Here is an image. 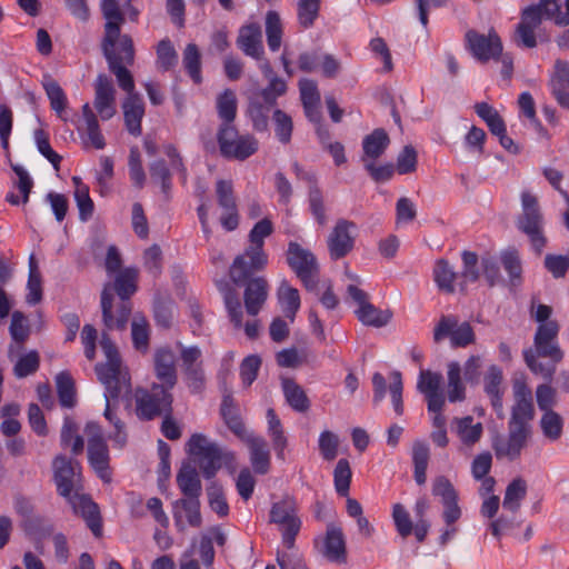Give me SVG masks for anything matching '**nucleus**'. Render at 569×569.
<instances>
[{"instance_id": "5", "label": "nucleus", "mask_w": 569, "mask_h": 569, "mask_svg": "<svg viewBox=\"0 0 569 569\" xmlns=\"http://www.w3.org/2000/svg\"><path fill=\"white\" fill-rule=\"evenodd\" d=\"M273 232L272 222L264 218L258 221L249 233L250 246L237 256L230 266L229 277L234 284L243 283L254 272L262 270L268 263L263 250L264 239Z\"/></svg>"}, {"instance_id": "51", "label": "nucleus", "mask_w": 569, "mask_h": 569, "mask_svg": "<svg viewBox=\"0 0 569 569\" xmlns=\"http://www.w3.org/2000/svg\"><path fill=\"white\" fill-rule=\"evenodd\" d=\"M283 27L280 16L276 11H268L266 14V36L269 49L276 52L282 42Z\"/></svg>"}, {"instance_id": "35", "label": "nucleus", "mask_w": 569, "mask_h": 569, "mask_svg": "<svg viewBox=\"0 0 569 569\" xmlns=\"http://www.w3.org/2000/svg\"><path fill=\"white\" fill-rule=\"evenodd\" d=\"M17 179L13 180V187L20 192V197L14 192H8L6 200L12 206L26 204L29 201V196L33 187V181L28 171L19 164L12 166Z\"/></svg>"}, {"instance_id": "21", "label": "nucleus", "mask_w": 569, "mask_h": 569, "mask_svg": "<svg viewBox=\"0 0 569 569\" xmlns=\"http://www.w3.org/2000/svg\"><path fill=\"white\" fill-rule=\"evenodd\" d=\"M442 376L430 370H421L417 383L418 390L425 395L430 412L442 411L445 396L441 391Z\"/></svg>"}, {"instance_id": "49", "label": "nucleus", "mask_w": 569, "mask_h": 569, "mask_svg": "<svg viewBox=\"0 0 569 569\" xmlns=\"http://www.w3.org/2000/svg\"><path fill=\"white\" fill-rule=\"evenodd\" d=\"M563 423V418L556 411L543 412L539 421L543 437L550 442L561 438Z\"/></svg>"}, {"instance_id": "11", "label": "nucleus", "mask_w": 569, "mask_h": 569, "mask_svg": "<svg viewBox=\"0 0 569 569\" xmlns=\"http://www.w3.org/2000/svg\"><path fill=\"white\" fill-rule=\"evenodd\" d=\"M187 452L196 458L206 479L213 478L222 466L221 449L202 433H194L190 437L187 442Z\"/></svg>"}, {"instance_id": "39", "label": "nucleus", "mask_w": 569, "mask_h": 569, "mask_svg": "<svg viewBox=\"0 0 569 569\" xmlns=\"http://www.w3.org/2000/svg\"><path fill=\"white\" fill-rule=\"evenodd\" d=\"M179 508L186 512L187 521L191 527L201 526L202 520L199 498L179 499L173 503V518L176 526L179 527L180 530H183L184 527L181 523V515L178 510Z\"/></svg>"}, {"instance_id": "18", "label": "nucleus", "mask_w": 569, "mask_h": 569, "mask_svg": "<svg viewBox=\"0 0 569 569\" xmlns=\"http://www.w3.org/2000/svg\"><path fill=\"white\" fill-rule=\"evenodd\" d=\"M530 428L508 426V437H497L492 442L498 459L507 458L510 461L520 457L527 445Z\"/></svg>"}, {"instance_id": "25", "label": "nucleus", "mask_w": 569, "mask_h": 569, "mask_svg": "<svg viewBox=\"0 0 569 569\" xmlns=\"http://www.w3.org/2000/svg\"><path fill=\"white\" fill-rule=\"evenodd\" d=\"M242 441L249 449L253 471L258 475L268 473L271 467V455L266 439L252 432Z\"/></svg>"}, {"instance_id": "61", "label": "nucleus", "mask_w": 569, "mask_h": 569, "mask_svg": "<svg viewBox=\"0 0 569 569\" xmlns=\"http://www.w3.org/2000/svg\"><path fill=\"white\" fill-rule=\"evenodd\" d=\"M274 132L278 140L287 144L291 140L293 130L292 119L289 114L280 109L273 111Z\"/></svg>"}, {"instance_id": "42", "label": "nucleus", "mask_w": 569, "mask_h": 569, "mask_svg": "<svg viewBox=\"0 0 569 569\" xmlns=\"http://www.w3.org/2000/svg\"><path fill=\"white\" fill-rule=\"evenodd\" d=\"M429 456L430 450L427 442L421 440L413 442L412 461L415 466V480L419 486L426 483Z\"/></svg>"}, {"instance_id": "46", "label": "nucleus", "mask_w": 569, "mask_h": 569, "mask_svg": "<svg viewBox=\"0 0 569 569\" xmlns=\"http://www.w3.org/2000/svg\"><path fill=\"white\" fill-rule=\"evenodd\" d=\"M457 278L458 273L447 260H437L433 268V279L441 291L447 293L455 292V281Z\"/></svg>"}, {"instance_id": "52", "label": "nucleus", "mask_w": 569, "mask_h": 569, "mask_svg": "<svg viewBox=\"0 0 569 569\" xmlns=\"http://www.w3.org/2000/svg\"><path fill=\"white\" fill-rule=\"evenodd\" d=\"M14 367L13 373L17 378H26L32 373H34L40 366V356L38 351L31 350L23 355L19 352L14 356Z\"/></svg>"}, {"instance_id": "45", "label": "nucleus", "mask_w": 569, "mask_h": 569, "mask_svg": "<svg viewBox=\"0 0 569 569\" xmlns=\"http://www.w3.org/2000/svg\"><path fill=\"white\" fill-rule=\"evenodd\" d=\"M219 290L223 296L230 321L236 328H241L243 312L237 291L229 283L221 284Z\"/></svg>"}, {"instance_id": "29", "label": "nucleus", "mask_w": 569, "mask_h": 569, "mask_svg": "<svg viewBox=\"0 0 569 569\" xmlns=\"http://www.w3.org/2000/svg\"><path fill=\"white\" fill-rule=\"evenodd\" d=\"M452 430L456 432L462 446L472 448L478 443L483 435V426L481 422H475L472 416L453 418Z\"/></svg>"}, {"instance_id": "62", "label": "nucleus", "mask_w": 569, "mask_h": 569, "mask_svg": "<svg viewBox=\"0 0 569 569\" xmlns=\"http://www.w3.org/2000/svg\"><path fill=\"white\" fill-rule=\"evenodd\" d=\"M320 9V0H299L298 19L302 27L309 28L313 24Z\"/></svg>"}, {"instance_id": "19", "label": "nucleus", "mask_w": 569, "mask_h": 569, "mask_svg": "<svg viewBox=\"0 0 569 569\" xmlns=\"http://www.w3.org/2000/svg\"><path fill=\"white\" fill-rule=\"evenodd\" d=\"M446 336H450L453 347H467L475 341V333L470 323L463 322L458 326L455 317H441L435 328L433 338L436 341H440Z\"/></svg>"}, {"instance_id": "6", "label": "nucleus", "mask_w": 569, "mask_h": 569, "mask_svg": "<svg viewBox=\"0 0 569 569\" xmlns=\"http://www.w3.org/2000/svg\"><path fill=\"white\" fill-rule=\"evenodd\" d=\"M520 199L521 213L516 220V226L520 232L527 236L531 249L539 256L548 243L545 234L543 213L538 198L530 191H522Z\"/></svg>"}, {"instance_id": "1", "label": "nucleus", "mask_w": 569, "mask_h": 569, "mask_svg": "<svg viewBox=\"0 0 569 569\" xmlns=\"http://www.w3.org/2000/svg\"><path fill=\"white\" fill-rule=\"evenodd\" d=\"M100 346L107 359L104 363L96 366L98 379L106 389V409L103 416L116 429L110 438L119 448H122L127 442L124 423L113 413L111 401L130 392V376L127 368L122 366L117 347L107 333H102Z\"/></svg>"}, {"instance_id": "60", "label": "nucleus", "mask_w": 569, "mask_h": 569, "mask_svg": "<svg viewBox=\"0 0 569 569\" xmlns=\"http://www.w3.org/2000/svg\"><path fill=\"white\" fill-rule=\"evenodd\" d=\"M132 342L137 350L146 351L149 346V325L144 317L136 316L131 323Z\"/></svg>"}, {"instance_id": "50", "label": "nucleus", "mask_w": 569, "mask_h": 569, "mask_svg": "<svg viewBox=\"0 0 569 569\" xmlns=\"http://www.w3.org/2000/svg\"><path fill=\"white\" fill-rule=\"evenodd\" d=\"M26 301L30 306L39 303L42 299L41 273L33 256L29 258V278L27 283Z\"/></svg>"}, {"instance_id": "2", "label": "nucleus", "mask_w": 569, "mask_h": 569, "mask_svg": "<svg viewBox=\"0 0 569 569\" xmlns=\"http://www.w3.org/2000/svg\"><path fill=\"white\" fill-rule=\"evenodd\" d=\"M52 470L57 492L67 499L76 515L82 517L94 537H101L102 520L98 505L89 496L80 493L81 467L79 462L58 455L52 461Z\"/></svg>"}, {"instance_id": "32", "label": "nucleus", "mask_w": 569, "mask_h": 569, "mask_svg": "<svg viewBox=\"0 0 569 569\" xmlns=\"http://www.w3.org/2000/svg\"><path fill=\"white\" fill-rule=\"evenodd\" d=\"M502 371L497 366L489 367L485 376V391L490 398L491 406L499 418L503 417V403L501 390Z\"/></svg>"}, {"instance_id": "38", "label": "nucleus", "mask_w": 569, "mask_h": 569, "mask_svg": "<svg viewBox=\"0 0 569 569\" xmlns=\"http://www.w3.org/2000/svg\"><path fill=\"white\" fill-rule=\"evenodd\" d=\"M221 416L228 428L240 439L243 440L252 432L247 431L244 423L239 415L238 408L233 405L231 397H224L221 403Z\"/></svg>"}, {"instance_id": "27", "label": "nucleus", "mask_w": 569, "mask_h": 569, "mask_svg": "<svg viewBox=\"0 0 569 569\" xmlns=\"http://www.w3.org/2000/svg\"><path fill=\"white\" fill-rule=\"evenodd\" d=\"M154 373L158 385L173 389L177 383L176 355L169 348H160L154 352Z\"/></svg>"}, {"instance_id": "54", "label": "nucleus", "mask_w": 569, "mask_h": 569, "mask_svg": "<svg viewBox=\"0 0 569 569\" xmlns=\"http://www.w3.org/2000/svg\"><path fill=\"white\" fill-rule=\"evenodd\" d=\"M72 182L74 184V200L79 209V218L82 221H87L93 213L94 204L89 196V188L82 183L79 177H73Z\"/></svg>"}, {"instance_id": "55", "label": "nucleus", "mask_w": 569, "mask_h": 569, "mask_svg": "<svg viewBox=\"0 0 569 569\" xmlns=\"http://www.w3.org/2000/svg\"><path fill=\"white\" fill-rule=\"evenodd\" d=\"M59 401L62 407L72 408L76 403L74 382L68 372H60L56 378Z\"/></svg>"}, {"instance_id": "63", "label": "nucleus", "mask_w": 569, "mask_h": 569, "mask_svg": "<svg viewBox=\"0 0 569 569\" xmlns=\"http://www.w3.org/2000/svg\"><path fill=\"white\" fill-rule=\"evenodd\" d=\"M43 88L50 100L51 108L58 113H61L66 109L67 104V98L62 88L52 79L46 80L43 82Z\"/></svg>"}, {"instance_id": "28", "label": "nucleus", "mask_w": 569, "mask_h": 569, "mask_svg": "<svg viewBox=\"0 0 569 569\" xmlns=\"http://www.w3.org/2000/svg\"><path fill=\"white\" fill-rule=\"evenodd\" d=\"M237 44L246 56L260 60L264 54L260 26L253 22L241 27Z\"/></svg>"}, {"instance_id": "4", "label": "nucleus", "mask_w": 569, "mask_h": 569, "mask_svg": "<svg viewBox=\"0 0 569 569\" xmlns=\"http://www.w3.org/2000/svg\"><path fill=\"white\" fill-rule=\"evenodd\" d=\"M559 330V323L538 326L533 336V348L523 350L527 367L549 382L553 378L556 366L565 356L558 341Z\"/></svg>"}, {"instance_id": "36", "label": "nucleus", "mask_w": 569, "mask_h": 569, "mask_svg": "<svg viewBox=\"0 0 569 569\" xmlns=\"http://www.w3.org/2000/svg\"><path fill=\"white\" fill-rule=\"evenodd\" d=\"M390 143V139L383 129H375L370 134L366 136L362 141L363 156L362 159L376 161L383 154Z\"/></svg>"}, {"instance_id": "43", "label": "nucleus", "mask_w": 569, "mask_h": 569, "mask_svg": "<svg viewBox=\"0 0 569 569\" xmlns=\"http://www.w3.org/2000/svg\"><path fill=\"white\" fill-rule=\"evenodd\" d=\"M526 481L521 478L513 479L506 489L502 508L515 515L519 510L521 501L526 498Z\"/></svg>"}, {"instance_id": "57", "label": "nucleus", "mask_w": 569, "mask_h": 569, "mask_svg": "<svg viewBox=\"0 0 569 569\" xmlns=\"http://www.w3.org/2000/svg\"><path fill=\"white\" fill-rule=\"evenodd\" d=\"M351 468L347 459H340L333 470L335 488L339 496L347 497L351 482Z\"/></svg>"}, {"instance_id": "58", "label": "nucleus", "mask_w": 569, "mask_h": 569, "mask_svg": "<svg viewBox=\"0 0 569 569\" xmlns=\"http://www.w3.org/2000/svg\"><path fill=\"white\" fill-rule=\"evenodd\" d=\"M178 62V54L169 39H162L157 46V66L168 71Z\"/></svg>"}, {"instance_id": "30", "label": "nucleus", "mask_w": 569, "mask_h": 569, "mask_svg": "<svg viewBox=\"0 0 569 569\" xmlns=\"http://www.w3.org/2000/svg\"><path fill=\"white\" fill-rule=\"evenodd\" d=\"M126 128L134 137L141 134V121L144 116V103L139 94H131L122 103Z\"/></svg>"}, {"instance_id": "3", "label": "nucleus", "mask_w": 569, "mask_h": 569, "mask_svg": "<svg viewBox=\"0 0 569 569\" xmlns=\"http://www.w3.org/2000/svg\"><path fill=\"white\" fill-rule=\"evenodd\" d=\"M138 270L126 268L101 293L102 320L107 329L124 330L132 310L130 297L137 291Z\"/></svg>"}, {"instance_id": "40", "label": "nucleus", "mask_w": 569, "mask_h": 569, "mask_svg": "<svg viewBox=\"0 0 569 569\" xmlns=\"http://www.w3.org/2000/svg\"><path fill=\"white\" fill-rule=\"evenodd\" d=\"M355 313L360 322L365 326L381 328L389 323L392 313L390 310H381L376 308L372 303L357 308Z\"/></svg>"}, {"instance_id": "17", "label": "nucleus", "mask_w": 569, "mask_h": 569, "mask_svg": "<svg viewBox=\"0 0 569 569\" xmlns=\"http://www.w3.org/2000/svg\"><path fill=\"white\" fill-rule=\"evenodd\" d=\"M101 11L106 20L101 46L121 43L124 37H130L121 33L126 17L117 0H102Z\"/></svg>"}, {"instance_id": "8", "label": "nucleus", "mask_w": 569, "mask_h": 569, "mask_svg": "<svg viewBox=\"0 0 569 569\" xmlns=\"http://www.w3.org/2000/svg\"><path fill=\"white\" fill-rule=\"evenodd\" d=\"M170 388L152 383L150 389L136 390V415L140 420L150 421L172 413L173 396Z\"/></svg>"}, {"instance_id": "13", "label": "nucleus", "mask_w": 569, "mask_h": 569, "mask_svg": "<svg viewBox=\"0 0 569 569\" xmlns=\"http://www.w3.org/2000/svg\"><path fill=\"white\" fill-rule=\"evenodd\" d=\"M163 152L169 159L170 168L167 166L164 160L159 159L150 163L149 172L151 181L159 184L162 192L168 197L172 187L171 171H177L180 174L182 183H186L187 168L174 146H164Z\"/></svg>"}, {"instance_id": "22", "label": "nucleus", "mask_w": 569, "mask_h": 569, "mask_svg": "<svg viewBox=\"0 0 569 569\" xmlns=\"http://www.w3.org/2000/svg\"><path fill=\"white\" fill-rule=\"evenodd\" d=\"M93 106L102 120H109L116 114V89L112 80L104 73L98 74L94 83Z\"/></svg>"}, {"instance_id": "26", "label": "nucleus", "mask_w": 569, "mask_h": 569, "mask_svg": "<svg viewBox=\"0 0 569 569\" xmlns=\"http://www.w3.org/2000/svg\"><path fill=\"white\" fill-rule=\"evenodd\" d=\"M246 284L243 300L244 307L250 316H257L268 298V281L262 277L251 278V276L243 282Z\"/></svg>"}, {"instance_id": "59", "label": "nucleus", "mask_w": 569, "mask_h": 569, "mask_svg": "<svg viewBox=\"0 0 569 569\" xmlns=\"http://www.w3.org/2000/svg\"><path fill=\"white\" fill-rule=\"evenodd\" d=\"M501 263L509 274L512 286H518L521 282L522 267L517 250H508L501 254Z\"/></svg>"}, {"instance_id": "37", "label": "nucleus", "mask_w": 569, "mask_h": 569, "mask_svg": "<svg viewBox=\"0 0 569 569\" xmlns=\"http://www.w3.org/2000/svg\"><path fill=\"white\" fill-rule=\"evenodd\" d=\"M267 421L268 436L272 441V447L273 450L276 451V456L279 460H284V449L288 446V439L284 436L282 423L272 408H269L267 410Z\"/></svg>"}, {"instance_id": "44", "label": "nucleus", "mask_w": 569, "mask_h": 569, "mask_svg": "<svg viewBox=\"0 0 569 569\" xmlns=\"http://www.w3.org/2000/svg\"><path fill=\"white\" fill-rule=\"evenodd\" d=\"M217 112L222 121L221 124L233 126L232 122L237 116L238 101L236 93L231 89H226L217 97Z\"/></svg>"}, {"instance_id": "24", "label": "nucleus", "mask_w": 569, "mask_h": 569, "mask_svg": "<svg viewBox=\"0 0 569 569\" xmlns=\"http://www.w3.org/2000/svg\"><path fill=\"white\" fill-rule=\"evenodd\" d=\"M293 171L298 179L305 180L309 183V207L312 216L317 220L320 226H325L327 223L326 209L323 203V196L319 187L317 186V180L313 173L305 171L298 162H295Z\"/></svg>"}, {"instance_id": "48", "label": "nucleus", "mask_w": 569, "mask_h": 569, "mask_svg": "<svg viewBox=\"0 0 569 569\" xmlns=\"http://www.w3.org/2000/svg\"><path fill=\"white\" fill-rule=\"evenodd\" d=\"M448 399L450 402L462 401L466 398V388L461 379V367L459 362L448 363Z\"/></svg>"}, {"instance_id": "23", "label": "nucleus", "mask_w": 569, "mask_h": 569, "mask_svg": "<svg viewBox=\"0 0 569 569\" xmlns=\"http://www.w3.org/2000/svg\"><path fill=\"white\" fill-rule=\"evenodd\" d=\"M9 335L11 342L8 346V358L14 359V356L24 350V345L31 333V326L29 318L21 311H13L9 325Z\"/></svg>"}, {"instance_id": "34", "label": "nucleus", "mask_w": 569, "mask_h": 569, "mask_svg": "<svg viewBox=\"0 0 569 569\" xmlns=\"http://www.w3.org/2000/svg\"><path fill=\"white\" fill-rule=\"evenodd\" d=\"M177 483L184 496L183 499L200 498L202 492L201 480L196 468L191 465L187 463L180 468L177 475Z\"/></svg>"}, {"instance_id": "31", "label": "nucleus", "mask_w": 569, "mask_h": 569, "mask_svg": "<svg viewBox=\"0 0 569 569\" xmlns=\"http://www.w3.org/2000/svg\"><path fill=\"white\" fill-rule=\"evenodd\" d=\"M323 555L332 562H346V541L341 528L333 525L328 526L323 540Z\"/></svg>"}, {"instance_id": "64", "label": "nucleus", "mask_w": 569, "mask_h": 569, "mask_svg": "<svg viewBox=\"0 0 569 569\" xmlns=\"http://www.w3.org/2000/svg\"><path fill=\"white\" fill-rule=\"evenodd\" d=\"M260 366L261 359L256 355L248 356L242 360L240 365V378L246 388L250 387L257 379Z\"/></svg>"}, {"instance_id": "53", "label": "nucleus", "mask_w": 569, "mask_h": 569, "mask_svg": "<svg viewBox=\"0 0 569 569\" xmlns=\"http://www.w3.org/2000/svg\"><path fill=\"white\" fill-rule=\"evenodd\" d=\"M182 64L187 73L196 84L202 82L201 54L198 47L194 43L187 44L183 51Z\"/></svg>"}, {"instance_id": "56", "label": "nucleus", "mask_w": 569, "mask_h": 569, "mask_svg": "<svg viewBox=\"0 0 569 569\" xmlns=\"http://www.w3.org/2000/svg\"><path fill=\"white\" fill-rule=\"evenodd\" d=\"M273 104L264 101L252 100L248 107V116L252 121L253 129L257 131H266L268 128L269 113Z\"/></svg>"}, {"instance_id": "16", "label": "nucleus", "mask_w": 569, "mask_h": 569, "mask_svg": "<svg viewBox=\"0 0 569 569\" xmlns=\"http://www.w3.org/2000/svg\"><path fill=\"white\" fill-rule=\"evenodd\" d=\"M515 403L508 426L529 428L533 418L532 392L525 381L516 380L512 386Z\"/></svg>"}, {"instance_id": "47", "label": "nucleus", "mask_w": 569, "mask_h": 569, "mask_svg": "<svg viewBox=\"0 0 569 569\" xmlns=\"http://www.w3.org/2000/svg\"><path fill=\"white\" fill-rule=\"evenodd\" d=\"M283 393L289 406L298 411L305 412L309 409L310 402L303 389L291 379L282 382Z\"/></svg>"}, {"instance_id": "9", "label": "nucleus", "mask_w": 569, "mask_h": 569, "mask_svg": "<svg viewBox=\"0 0 569 569\" xmlns=\"http://www.w3.org/2000/svg\"><path fill=\"white\" fill-rule=\"evenodd\" d=\"M217 141L222 157L246 160L258 150V140L251 134H239L234 126L220 124Z\"/></svg>"}, {"instance_id": "10", "label": "nucleus", "mask_w": 569, "mask_h": 569, "mask_svg": "<svg viewBox=\"0 0 569 569\" xmlns=\"http://www.w3.org/2000/svg\"><path fill=\"white\" fill-rule=\"evenodd\" d=\"M270 522L279 526L283 545L288 549H292L296 537L301 528L297 501L292 497L287 496L274 502L270 510Z\"/></svg>"}, {"instance_id": "41", "label": "nucleus", "mask_w": 569, "mask_h": 569, "mask_svg": "<svg viewBox=\"0 0 569 569\" xmlns=\"http://www.w3.org/2000/svg\"><path fill=\"white\" fill-rule=\"evenodd\" d=\"M278 299L284 316L292 322L300 308L299 291L283 280L278 289Z\"/></svg>"}, {"instance_id": "12", "label": "nucleus", "mask_w": 569, "mask_h": 569, "mask_svg": "<svg viewBox=\"0 0 569 569\" xmlns=\"http://www.w3.org/2000/svg\"><path fill=\"white\" fill-rule=\"evenodd\" d=\"M287 262L307 290H313L319 280V266L315 254L297 242H289Z\"/></svg>"}, {"instance_id": "20", "label": "nucleus", "mask_w": 569, "mask_h": 569, "mask_svg": "<svg viewBox=\"0 0 569 569\" xmlns=\"http://www.w3.org/2000/svg\"><path fill=\"white\" fill-rule=\"evenodd\" d=\"M216 193L218 203L223 210L220 218L221 226L227 231L236 230L239 226V214L231 181L218 180Z\"/></svg>"}, {"instance_id": "14", "label": "nucleus", "mask_w": 569, "mask_h": 569, "mask_svg": "<svg viewBox=\"0 0 569 569\" xmlns=\"http://www.w3.org/2000/svg\"><path fill=\"white\" fill-rule=\"evenodd\" d=\"M465 39L468 50L480 62L497 60L502 53L501 39L493 29H490L488 34L468 30Z\"/></svg>"}, {"instance_id": "15", "label": "nucleus", "mask_w": 569, "mask_h": 569, "mask_svg": "<svg viewBox=\"0 0 569 569\" xmlns=\"http://www.w3.org/2000/svg\"><path fill=\"white\" fill-rule=\"evenodd\" d=\"M357 230L355 222L339 219L328 237L327 244L330 258L339 260L346 257L355 246L353 232Z\"/></svg>"}, {"instance_id": "33", "label": "nucleus", "mask_w": 569, "mask_h": 569, "mask_svg": "<svg viewBox=\"0 0 569 569\" xmlns=\"http://www.w3.org/2000/svg\"><path fill=\"white\" fill-rule=\"evenodd\" d=\"M88 460L99 478L104 481L110 480V456L107 442H94L91 440L90 446H88Z\"/></svg>"}, {"instance_id": "7", "label": "nucleus", "mask_w": 569, "mask_h": 569, "mask_svg": "<svg viewBox=\"0 0 569 569\" xmlns=\"http://www.w3.org/2000/svg\"><path fill=\"white\" fill-rule=\"evenodd\" d=\"M109 70L114 74L118 86L128 93L134 92V81L128 67L134 62V46L131 37H124L121 43L101 46Z\"/></svg>"}]
</instances>
